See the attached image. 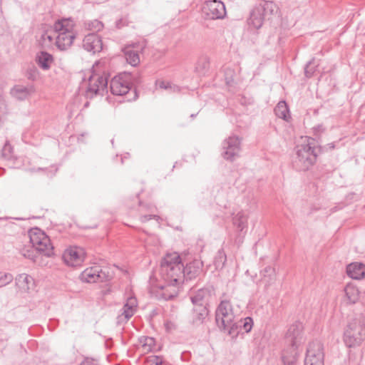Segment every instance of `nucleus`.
<instances>
[{"mask_svg":"<svg viewBox=\"0 0 365 365\" xmlns=\"http://www.w3.org/2000/svg\"><path fill=\"white\" fill-rule=\"evenodd\" d=\"M222 156L226 160L234 161L240 156L241 151V138L232 135L225 138L222 143Z\"/></svg>","mask_w":365,"mask_h":365,"instance_id":"6e6552de","label":"nucleus"},{"mask_svg":"<svg viewBox=\"0 0 365 365\" xmlns=\"http://www.w3.org/2000/svg\"><path fill=\"white\" fill-rule=\"evenodd\" d=\"M138 306L137 299L135 297H131L128 298L125 304L123 307V312L120 316L118 317V320L122 322L123 317L124 321L127 322L135 314Z\"/></svg>","mask_w":365,"mask_h":365,"instance_id":"412c9836","label":"nucleus"},{"mask_svg":"<svg viewBox=\"0 0 365 365\" xmlns=\"http://www.w3.org/2000/svg\"><path fill=\"white\" fill-rule=\"evenodd\" d=\"M38 76V72L35 67L29 68L27 71V78L29 80L35 81Z\"/></svg>","mask_w":365,"mask_h":365,"instance_id":"37998d69","label":"nucleus"},{"mask_svg":"<svg viewBox=\"0 0 365 365\" xmlns=\"http://www.w3.org/2000/svg\"><path fill=\"white\" fill-rule=\"evenodd\" d=\"M202 12L207 19H222L226 16L224 3L219 0L205 1L202 6Z\"/></svg>","mask_w":365,"mask_h":365,"instance_id":"9d476101","label":"nucleus"},{"mask_svg":"<svg viewBox=\"0 0 365 365\" xmlns=\"http://www.w3.org/2000/svg\"><path fill=\"white\" fill-rule=\"evenodd\" d=\"M323 345L319 341H314L309 344L304 359V365H324Z\"/></svg>","mask_w":365,"mask_h":365,"instance_id":"1a4fd4ad","label":"nucleus"},{"mask_svg":"<svg viewBox=\"0 0 365 365\" xmlns=\"http://www.w3.org/2000/svg\"><path fill=\"white\" fill-rule=\"evenodd\" d=\"M23 255L25 257H27V258H29V259H31L34 260L33 252H31L29 250H26V252H24Z\"/></svg>","mask_w":365,"mask_h":365,"instance_id":"de8ad7c7","label":"nucleus"},{"mask_svg":"<svg viewBox=\"0 0 365 365\" xmlns=\"http://www.w3.org/2000/svg\"><path fill=\"white\" fill-rule=\"evenodd\" d=\"M316 68H317V65L315 63V60L313 58L311 61H309L305 66V68H304L305 76L307 78H311L314 75V73L316 71Z\"/></svg>","mask_w":365,"mask_h":365,"instance_id":"e433bc0d","label":"nucleus"},{"mask_svg":"<svg viewBox=\"0 0 365 365\" xmlns=\"http://www.w3.org/2000/svg\"><path fill=\"white\" fill-rule=\"evenodd\" d=\"M262 274L264 277H269L270 279H272V277L274 274V269L270 266L266 267L262 271Z\"/></svg>","mask_w":365,"mask_h":365,"instance_id":"c03bdc74","label":"nucleus"},{"mask_svg":"<svg viewBox=\"0 0 365 365\" xmlns=\"http://www.w3.org/2000/svg\"><path fill=\"white\" fill-rule=\"evenodd\" d=\"M74 26V21L71 19H62L55 22L53 30L57 34L55 44L60 51H66L73 44L76 36Z\"/></svg>","mask_w":365,"mask_h":365,"instance_id":"20e7f679","label":"nucleus"},{"mask_svg":"<svg viewBox=\"0 0 365 365\" xmlns=\"http://www.w3.org/2000/svg\"><path fill=\"white\" fill-rule=\"evenodd\" d=\"M237 312V310L230 300L225 298L221 299L215 311V321L218 328L232 338L239 334Z\"/></svg>","mask_w":365,"mask_h":365,"instance_id":"f03ea898","label":"nucleus"},{"mask_svg":"<svg viewBox=\"0 0 365 365\" xmlns=\"http://www.w3.org/2000/svg\"><path fill=\"white\" fill-rule=\"evenodd\" d=\"M43 170V168H38V170Z\"/></svg>","mask_w":365,"mask_h":365,"instance_id":"5fc2aeb1","label":"nucleus"},{"mask_svg":"<svg viewBox=\"0 0 365 365\" xmlns=\"http://www.w3.org/2000/svg\"><path fill=\"white\" fill-rule=\"evenodd\" d=\"M139 212L140 215V220L141 222H146L151 219H155L156 220L160 219V217L158 215L152 214L156 209L155 206L150 204H142L140 202H139Z\"/></svg>","mask_w":365,"mask_h":365,"instance_id":"4be33fe9","label":"nucleus"},{"mask_svg":"<svg viewBox=\"0 0 365 365\" xmlns=\"http://www.w3.org/2000/svg\"><path fill=\"white\" fill-rule=\"evenodd\" d=\"M14 280V277L11 273L0 272V288L6 286Z\"/></svg>","mask_w":365,"mask_h":365,"instance_id":"c9c22d12","label":"nucleus"},{"mask_svg":"<svg viewBox=\"0 0 365 365\" xmlns=\"http://www.w3.org/2000/svg\"><path fill=\"white\" fill-rule=\"evenodd\" d=\"M237 322L239 324V332L240 331V329H243L246 333L250 332L252 330V328L253 327V320L251 317H246L243 320L242 319H237Z\"/></svg>","mask_w":365,"mask_h":365,"instance_id":"2f4dec72","label":"nucleus"},{"mask_svg":"<svg viewBox=\"0 0 365 365\" xmlns=\"http://www.w3.org/2000/svg\"><path fill=\"white\" fill-rule=\"evenodd\" d=\"M327 146H329V148L333 149V148H334L335 145L334 143H331L327 144Z\"/></svg>","mask_w":365,"mask_h":365,"instance_id":"8fccbe9b","label":"nucleus"},{"mask_svg":"<svg viewBox=\"0 0 365 365\" xmlns=\"http://www.w3.org/2000/svg\"><path fill=\"white\" fill-rule=\"evenodd\" d=\"M298 346H292L284 349L282 354V360L284 365H293L297 361Z\"/></svg>","mask_w":365,"mask_h":365,"instance_id":"393cba45","label":"nucleus"},{"mask_svg":"<svg viewBox=\"0 0 365 365\" xmlns=\"http://www.w3.org/2000/svg\"><path fill=\"white\" fill-rule=\"evenodd\" d=\"M140 343L145 351H150L154 346L155 340L153 337L143 336L140 339Z\"/></svg>","mask_w":365,"mask_h":365,"instance_id":"f704fd0d","label":"nucleus"},{"mask_svg":"<svg viewBox=\"0 0 365 365\" xmlns=\"http://www.w3.org/2000/svg\"><path fill=\"white\" fill-rule=\"evenodd\" d=\"M317 150L312 138H306L302 144L297 145L296 157L293 161L294 168L299 171H305L311 168L316 162Z\"/></svg>","mask_w":365,"mask_h":365,"instance_id":"7ed1b4c3","label":"nucleus"},{"mask_svg":"<svg viewBox=\"0 0 365 365\" xmlns=\"http://www.w3.org/2000/svg\"><path fill=\"white\" fill-rule=\"evenodd\" d=\"M79 365H96V364L92 359H86Z\"/></svg>","mask_w":365,"mask_h":365,"instance_id":"49530a36","label":"nucleus"},{"mask_svg":"<svg viewBox=\"0 0 365 365\" xmlns=\"http://www.w3.org/2000/svg\"><path fill=\"white\" fill-rule=\"evenodd\" d=\"M84 250L80 247H71L67 249L63 255L64 262L69 266L77 267L85 259Z\"/></svg>","mask_w":365,"mask_h":365,"instance_id":"ddd939ff","label":"nucleus"},{"mask_svg":"<svg viewBox=\"0 0 365 365\" xmlns=\"http://www.w3.org/2000/svg\"><path fill=\"white\" fill-rule=\"evenodd\" d=\"M108 92V76L106 73L102 74L93 71L88 78V86L86 90L87 98H93L97 95L103 96Z\"/></svg>","mask_w":365,"mask_h":365,"instance_id":"0eeeda50","label":"nucleus"},{"mask_svg":"<svg viewBox=\"0 0 365 365\" xmlns=\"http://www.w3.org/2000/svg\"><path fill=\"white\" fill-rule=\"evenodd\" d=\"M202 262L198 259L187 263L185 267L183 265L184 279L190 280L199 276L202 271Z\"/></svg>","mask_w":365,"mask_h":365,"instance_id":"6ab92c4d","label":"nucleus"},{"mask_svg":"<svg viewBox=\"0 0 365 365\" xmlns=\"http://www.w3.org/2000/svg\"><path fill=\"white\" fill-rule=\"evenodd\" d=\"M120 160H121V163H123V158L121 157Z\"/></svg>","mask_w":365,"mask_h":365,"instance_id":"864d4df0","label":"nucleus"},{"mask_svg":"<svg viewBox=\"0 0 365 365\" xmlns=\"http://www.w3.org/2000/svg\"><path fill=\"white\" fill-rule=\"evenodd\" d=\"M303 329V325L299 322H296L293 324H292L287 333H286V340L292 346H297L302 343V331Z\"/></svg>","mask_w":365,"mask_h":365,"instance_id":"a211bd4d","label":"nucleus"},{"mask_svg":"<svg viewBox=\"0 0 365 365\" xmlns=\"http://www.w3.org/2000/svg\"><path fill=\"white\" fill-rule=\"evenodd\" d=\"M108 277V274L106 272L103 271L99 266L86 268L81 272L80 276V278L83 282L88 283L107 281Z\"/></svg>","mask_w":365,"mask_h":365,"instance_id":"9b49d317","label":"nucleus"},{"mask_svg":"<svg viewBox=\"0 0 365 365\" xmlns=\"http://www.w3.org/2000/svg\"><path fill=\"white\" fill-rule=\"evenodd\" d=\"M29 235L32 247L37 252L46 257H50L53 254V247L51 240L44 232L38 228H34L29 231Z\"/></svg>","mask_w":365,"mask_h":365,"instance_id":"423d86ee","label":"nucleus"},{"mask_svg":"<svg viewBox=\"0 0 365 365\" xmlns=\"http://www.w3.org/2000/svg\"><path fill=\"white\" fill-rule=\"evenodd\" d=\"M316 129H317L318 130H323V127L322 125H318L317 128H316Z\"/></svg>","mask_w":365,"mask_h":365,"instance_id":"3c124183","label":"nucleus"},{"mask_svg":"<svg viewBox=\"0 0 365 365\" xmlns=\"http://www.w3.org/2000/svg\"><path fill=\"white\" fill-rule=\"evenodd\" d=\"M159 88L163 89H171L173 91H179V88L177 86H172L169 82L160 81L158 83Z\"/></svg>","mask_w":365,"mask_h":365,"instance_id":"a19ab883","label":"nucleus"},{"mask_svg":"<svg viewBox=\"0 0 365 365\" xmlns=\"http://www.w3.org/2000/svg\"><path fill=\"white\" fill-rule=\"evenodd\" d=\"M163 360L160 356H155L153 359L150 361L149 365H162Z\"/></svg>","mask_w":365,"mask_h":365,"instance_id":"a18cd8bd","label":"nucleus"},{"mask_svg":"<svg viewBox=\"0 0 365 365\" xmlns=\"http://www.w3.org/2000/svg\"><path fill=\"white\" fill-rule=\"evenodd\" d=\"M85 25L88 30L92 31L95 34L103 28V24L98 19L86 21Z\"/></svg>","mask_w":365,"mask_h":365,"instance_id":"473e14b6","label":"nucleus"},{"mask_svg":"<svg viewBox=\"0 0 365 365\" xmlns=\"http://www.w3.org/2000/svg\"><path fill=\"white\" fill-rule=\"evenodd\" d=\"M215 294V289L212 286H207L199 289L190 297V299L194 306L207 307L209 301Z\"/></svg>","mask_w":365,"mask_h":365,"instance_id":"2eb2a0df","label":"nucleus"},{"mask_svg":"<svg viewBox=\"0 0 365 365\" xmlns=\"http://www.w3.org/2000/svg\"><path fill=\"white\" fill-rule=\"evenodd\" d=\"M265 16L261 10L255 6L250 13V18L247 20L248 26L250 29L257 30L262 27Z\"/></svg>","mask_w":365,"mask_h":365,"instance_id":"aec40b11","label":"nucleus"},{"mask_svg":"<svg viewBox=\"0 0 365 365\" xmlns=\"http://www.w3.org/2000/svg\"><path fill=\"white\" fill-rule=\"evenodd\" d=\"M275 115L286 121L291 118L289 108L285 101H279L274 108Z\"/></svg>","mask_w":365,"mask_h":365,"instance_id":"c756f323","label":"nucleus"},{"mask_svg":"<svg viewBox=\"0 0 365 365\" xmlns=\"http://www.w3.org/2000/svg\"><path fill=\"white\" fill-rule=\"evenodd\" d=\"M129 76L120 75L115 76L110 81V89L115 96H124L130 90Z\"/></svg>","mask_w":365,"mask_h":365,"instance_id":"4468645a","label":"nucleus"},{"mask_svg":"<svg viewBox=\"0 0 365 365\" xmlns=\"http://www.w3.org/2000/svg\"><path fill=\"white\" fill-rule=\"evenodd\" d=\"M183 264L177 252L167 254L163 258L160 269V275L165 285L158 287L162 292L160 295L165 300H170L178 294L176 286L183 282Z\"/></svg>","mask_w":365,"mask_h":365,"instance_id":"f257e3e1","label":"nucleus"},{"mask_svg":"<svg viewBox=\"0 0 365 365\" xmlns=\"http://www.w3.org/2000/svg\"><path fill=\"white\" fill-rule=\"evenodd\" d=\"M209 68V59L207 57L200 58L195 66V71L200 74L204 73Z\"/></svg>","mask_w":365,"mask_h":365,"instance_id":"72a5a7b5","label":"nucleus"},{"mask_svg":"<svg viewBox=\"0 0 365 365\" xmlns=\"http://www.w3.org/2000/svg\"><path fill=\"white\" fill-rule=\"evenodd\" d=\"M264 16L272 14L277 10V6L273 1H264L257 5Z\"/></svg>","mask_w":365,"mask_h":365,"instance_id":"7c9ffc66","label":"nucleus"},{"mask_svg":"<svg viewBox=\"0 0 365 365\" xmlns=\"http://www.w3.org/2000/svg\"><path fill=\"white\" fill-rule=\"evenodd\" d=\"M13 148L9 143H6L1 150V155L6 160H10L12 158Z\"/></svg>","mask_w":365,"mask_h":365,"instance_id":"58836bf2","label":"nucleus"},{"mask_svg":"<svg viewBox=\"0 0 365 365\" xmlns=\"http://www.w3.org/2000/svg\"><path fill=\"white\" fill-rule=\"evenodd\" d=\"M122 21H123L122 19H120V20L116 21V26L118 28L120 29L123 26Z\"/></svg>","mask_w":365,"mask_h":365,"instance_id":"09e8293b","label":"nucleus"},{"mask_svg":"<svg viewBox=\"0 0 365 365\" xmlns=\"http://www.w3.org/2000/svg\"><path fill=\"white\" fill-rule=\"evenodd\" d=\"M207 316L208 309L207 307L194 306L192 313V323L195 325L201 324Z\"/></svg>","mask_w":365,"mask_h":365,"instance_id":"b1692460","label":"nucleus"},{"mask_svg":"<svg viewBox=\"0 0 365 365\" xmlns=\"http://www.w3.org/2000/svg\"><path fill=\"white\" fill-rule=\"evenodd\" d=\"M226 262V255L223 250H220L215 258V264L217 267H222Z\"/></svg>","mask_w":365,"mask_h":365,"instance_id":"4c0bfd02","label":"nucleus"},{"mask_svg":"<svg viewBox=\"0 0 365 365\" xmlns=\"http://www.w3.org/2000/svg\"><path fill=\"white\" fill-rule=\"evenodd\" d=\"M195 115H196L195 114H192V115H190V117H191V118H194V117H195Z\"/></svg>","mask_w":365,"mask_h":365,"instance_id":"603ef678","label":"nucleus"},{"mask_svg":"<svg viewBox=\"0 0 365 365\" xmlns=\"http://www.w3.org/2000/svg\"><path fill=\"white\" fill-rule=\"evenodd\" d=\"M7 113L6 105L5 103V100L1 94H0V120L3 118Z\"/></svg>","mask_w":365,"mask_h":365,"instance_id":"79ce46f5","label":"nucleus"},{"mask_svg":"<svg viewBox=\"0 0 365 365\" xmlns=\"http://www.w3.org/2000/svg\"><path fill=\"white\" fill-rule=\"evenodd\" d=\"M38 66L44 71H47L51 68L53 62V56L46 51L40 52L36 58Z\"/></svg>","mask_w":365,"mask_h":365,"instance_id":"a878e982","label":"nucleus"},{"mask_svg":"<svg viewBox=\"0 0 365 365\" xmlns=\"http://www.w3.org/2000/svg\"><path fill=\"white\" fill-rule=\"evenodd\" d=\"M145 47V43L140 42L125 46L122 51L126 61L132 66H138L140 61L139 53L142 52Z\"/></svg>","mask_w":365,"mask_h":365,"instance_id":"f8f14e48","label":"nucleus"},{"mask_svg":"<svg viewBox=\"0 0 365 365\" xmlns=\"http://www.w3.org/2000/svg\"><path fill=\"white\" fill-rule=\"evenodd\" d=\"M344 292L349 303L354 304L358 301L360 292L354 284L348 283L344 287Z\"/></svg>","mask_w":365,"mask_h":365,"instance_id":"c85d7f7f","label":"nucleus"},{"mask_svg":"<svg viewBox=\"0 0 365 365\" xmlns=\"http://www.w3.org/2000/svg\"><path fill=\"white\" fill-rule=\"evenodd\" d=\"M365 339V325L361 319L351 322L344 334V341L348 347L359 346Z\"/></svg>","mask_w":365,"mask_h":365,"instance_id":"39448f33","label":"nucleus"},{"mask_svg":"<svg viewBox=\"0 0 365 365\" xmlns=\"http://www.w3.org/2000/svg\"><path fill=\"white\" fill-rule=\"evenodd\" d=\"M247 215L242 211L239 212L233 217L232 223L238 232H242L245 230H247ZM245 232H246V231H245Z\"/></svg>","mask_w":365,"mask_h":365,"instance_id":"cd10ccee","label":"nucleus"},{"mask_svg":"<svg viewBox=\"0 0 365 365\" xmlns=\"http://www.w3.org/2000/svg\"><path fill=\"white\" fill-rule=\"evenodd\" d=\"M238 242H242V240H241V239H240V238H239Z\"/></svg>","mask_w":365,"mask_h":365,"instance_id":"6e6d98bb","label":"nucleus"},{"mask_svg":"<svg viewBox=\"0 0 365 365\" xmlns=\"http://www.w3.org/2000/svg\"><path fill=\"white\" fill-rule=\"evenodd\" d=\"M33 282V278L26 273L19 274L15 278L16 287L22 291H28Z\"/></svg>","mask_w":365,"mask_h":365,"instance_id":"bb28decb","label":"nucleus"},{"mask_svg":"<svg viewBox=\"0 0 365 365\" xmlns=\"http://www.w3.org/2000/svg\"><path fill=\"white\" fill-rule=\"evenodd\" d=\"M83 48L92 53H98L103 49L102 39L95 33L89 34L83 40Z\"/></svg>","mask_w":365,"mask_h":365,"instance_id":"f3484780","label":"nucleus"},{"mask_svg":"<svg viewBox=\"0 0 365 365\" xmlns=\"http://www.w3.org/2000/svg\"><path fill=\"white\" fill-rule=\"evenodd\" d=\"M347 274L352 279H361L365 277V265L361 263H351L346 267Z\"/></svg>","mask_w":365,"mask_h":365,"instance_id":"5701e85b","label":"nucleus"},{"mask_svg":"<svg viewBox=\"0 0 365 365\" xmlns=\"http://www.w3.org/2000/svg\"><path fill=\"white\" fill-rule=\"evenodd\" d=\"M54 38L55 37L48 31H45L41 35V41H43V43L46 46H49L51 43H52Z\"/></svg>","mask_w":365,"mask_h":365,"instance_id":"ea45409f","label":"nucleus"},{"mask_svg":"<svg viewBox=\"0 0 365 365\" xmlns=\"http://www.w3.org/2000/svg\"><path fill=\"white\" fill-rule=\"evenodd\" d=\"M35 92L36 88L33 84H18L11 89L10 94L17 101H25L31 98Z\"/></svg>","mask_w":365,"mask_h":365,"instance_id":"dca6fc26","label":"nucleus"}]
</instances>
